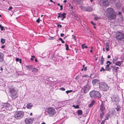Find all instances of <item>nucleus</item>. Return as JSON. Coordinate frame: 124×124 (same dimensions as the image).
<instances>
[{
	"label": "nucleus",
	"instance_id": "61",
	"mask_svg": "<svg viewBox=\"0 0 124 124\" xmlns=\"http://www.w3.org/2000/svg\"><path fill=\"white\" fill-rule=\"evenodd\" d=\"M122 14V13L121 12H118V14L119 15H120Z\"/></svg>",
	"mask_w": 124,
	"mask_h": 124
},
{
	"label": "nucleus",
	"instance_id": "10",
	"mask_svg": "<svg viewBox=\"0 0 124 124\" xmlns=\"http://www.w3.org/2000/svg\"><path fill=\"white\" fill-rule=\"evenodd\" d=\"M90 88V86L89 85H87L83 87L82 90H83L84 93H85L88 92Z\"/></svg>",
	"mask_w": 124,
	"mask_h": 124
},
{
	"label": "nucleus",
	"instance_id": "30",
	"mask_svg": "<svg viewBox=\"0 0 124 124\" xmlns=\"http://www.w3.org/2000/svg\"><path fill=\"white\" fill-rule=\"evenodd\" d=\"M105 70L107 71H110V67H105Z\"/></svg>",
	"mask_w": 124,
	"mask_h": 124
},
{
	"label": "nucleus",
	"instance_id": "19",
	"mask_svg": "<svg viewBox=\"0 0 124 124\" xmlns=\"http://www.w3.org/2000/svg\"><path fill=\"white\" fill-rule=\"evenodd\" d=\"M123 62V61H117L115 64L117 66H120Z\"/></svg>",
	"mask_w": 124,
	"mask_h": 124
},
{
	"label": "nucleus",
	"instance_id": "50",
	"mask_svg": "<svg viewBox=\"0 0 124 124\" xmlns=\"http://www.w3.org/2000/svg\"><path fill=\"white\" fill-rule=\"evenodd\" d=\"M63 6L62 5H61L60 6V10H62L63 9Z\"/></svg>",
	"mask_w": 124,
	"mask_h": 124
},
{
	"label": "nucleus",
	"instance_id": "46",
	"mask_svg": "<svg viewBox=\"0 0 124 124\" xmlns=\"http://www.w3.org/2000/svg\"><path fill=\"white\" fill-rule=\"evenodd\" d=\"M36 21L38 23H39L40 22L39 18H38V19L36 20Z\"/></svg>",
	"mask_w": 124,
	"mask_h": 124
},
{
	"label": "nucleus",
	"instance_id": "32",
	"mask_svg": "<svg viewBox=\"0 0 124 124\" xmlns=\"http://www.w3.org/2000/svg\"><path fill=\"white\" fill-rule=\"evenodd\" d=\"M109 114H107L106 116H105V118L104 120H108L109 117Z\"/></svg>",
	"mask_w": 124,
	"mask_h": 124
},
{
	"label": "nucleus",
	"instance_id": "62",
	"mask_svg": "<svg viewBox=\"0 0 124 124\" xmlns=\"http://www.w3.org/2000/svg\"><path fill=\"white\" fill-rule=\"evenodd\" d=\"M19 61V63H22V59H20Z\"/></svg>",
	"mask_w": 124,
	"mask_h": 124
},
{
	"label": "nucleus",
	"instance_id": "5",
	"mask_svg": "<svg viewBox=\"0 0 124 124\" xmlns=\"http://www.w3.org/2000/svg\"><path fill=\"white\" fill-rule=\"evenodd\" d=\"M46 110L47 114L50 116H52L56 112L54 109L52 107L47 108Z\"/></svg>",
	"mask_w": 124,
	"mask_h": 124
},
{
	"label": "nucleus",
	"instance_id": "39",
	"mask_svg": "<svg viewBox=\"0 0 124 124\" xmlns=\"http://www.w3.org/2000/svg\"><path fill=\"white\" fill-rule=\"evenodd\" d=\"M72 92V90H68L66 92V93L67 94H68V93H71Z\"/></svg>",
	"mask_w": 124,
	"mask_h": 124
},
{
	"label": "nucleus",
	"instance_id": "34",
	"mask_svg": "<svg viewBox=\"0 0 124 124\" xmlns=\"http://www.w3.org/2000/svg\"><path fill=\"white\" fill-rule=\"evenodd\" d=\"M1 42L3 44L5 43V40L4 39H1Z\"/></svg>",
	"mask_w": 124,
	"mask_h": 124
},
{
	"label": "nucleus",
	"instance_id": "4",
	"mask_svg": "<svg viewBox=\"0 0 124 124\" xmlns=\"http://www.w3.org/2000/svg\"><path fill=\"white\" fill-rule=\"evenodd\" d=\"M115 38L117 41H124V35L123 34L118 31L116 33Z\"/></svg>",
	"mask_w": 124,
	"mask_h": 124
},
{
	"label": "nucleus",
	"instance_id": "54",
	"mask_svg": "<svg viewBox=\"0 0 124 124\" xmlns=\"http://www.w3.org/2000/svg\"><path fill=\"white\" fill-rule=\"evenodd\" d=\"M98 19V18L97 17H95L94 18V19L95 20H97Z\"/></svg>",
	"mask_w": 124,
	"mask_h": 124
},
{
	"label": "nucleus",
	"instance_id": "12",
	"mask_svg": "<svg viewBox=\"0 0 124 124\" xmlns=\"http://www.w3.org/2000/svg\"><path fill=\"white\" fill-rule=\"evenodd\" d=\"M83 9L84 11L89 12L92 11L93 10L92 8L89 6H88L87 7H85L83 8Z\"/></svg>",
	"mask_w": 124,
	"mask_h": 124
},
{
	"label": "nucleus",
	"instance_id": "11",
	"mask_svg": "<svg viewBox=\"0 0 124 124\" xmlns=\"http://www.w3.org/2000/svg\"><path fill=\"white\" fill-rule=\"evenodd\" d=\"M116 17V15L115 13L114 12L109 14L108 16V18L110 20L113 19L115 18Z\"/></svg>",
	"mask_w": 124,
	"mask_h": 124
},
{
	"label": "nucleus",
	"instance_id": "60",
	"mask_svg": "<svg viewBox=\"0 0 124 124\" xmlns=\"http://www.w3.org/2000/svg\"><path fill=\"white\" fill-rule=\"evenodd\" d=\"M111 65L110 64H107V65H106V66H105V67H110L109 66V65Z\"/></svg>",
	"mask_w": 124,
	"mask_h": 124
},
{
	"label": "nucleus",
	"instance_id": "57",
	"mask_svg": "<svg viewBox=\"0 0 124 124\" xmlns=\"http://www.w3.org/2000/svg\"><path fill=\"white\" fill-rule=\"evenodd\" d=\"M64 36V34L63 33H61L60 34V36L61 37H63Z\"/></svg>",
	"mask_w": 124,
	"mask_h": 124
},
{
	"label": "nucleus",
	"instance_id": "63",
	"mask_svg": "<svg viewBox=\"0 0 124 124\" xmlns=\"http://www.w3.org/2000/svg\"><path fill=\"white\" fill-rule=\"evenodd\" d=\"M5 47V46L4 45H3L1 46V48H3Z\"/></svg>",
	"mask_w": 124,
	"mask_h": 124
},
{
	"label": "nucleus",
	"instance_id": "8",
	"mask_svg": "<svg viewBox=\"0 0 124 124\" xmlns=\"http://www.w3.org/2000/svg\"><path fill=\"white\" fill-rule=\"evenodd\" d=\"M34 120L33 118L28 117L25 119V122L26 124H31Z\"/></svg>",
	"mask_w": 124,
	"mask_h": 124
},
{
	"label": "nucleus",
	"instance_id": "49",
	"mask_svg": "<svg viewBox=\"0 0 124 124\" xmlns=\"http://www.w3.org/2000/svg\"><path fill=\"white\" fill-rule=\"evenodd\" d=\"M53 59L54 61H56L57 60V58L56 57H53Z\"/></svg>",
	"mask_w": 124,
	"mask_h": 124
},
{
	"label": "nucleus",
	"instance_id": "29",
	"mask_svg": "<svg viewBox=\"0 0 124 124\" xmlns=\"http://www.w3.org/2000/svg\"><path fill=\"white\" fill-rule=\"evenodd\" d=\"M85 44H83L81 45V47L83 49H84L85 48H88V47L86 46H84Z\"/></svg>",
	"mask_w": 124,
	"mask_h": 124
},
{
	"label": "nucleus",
	"instance_id": "1",
	"mask_svg": "<svg viewBox=\"0 0 124 124\" xmlns=\"http://www.w3.org/2000/svg\"><path fill=\"white\" fill-rule=\"evenodd\" d=\"M89 94L91 98H100L101 97V95L99 92L94 90L90 92Z\"/></svg>",
	"mask_w": 124,
	"mask_h": 124
},
{
	"label": "nucleus",
	"instance_id": "18",
	"mask_svg": "<svg viewBox=\"0 0 124 124\" xmlns=\"http://www.w3.org/2000/svg\"><path fill=\"white\" fill-rule=\"evenodd\" d=\"M4 57L3 54L0 52V62H2L3 60Z\"/></svg>",
	"mask_w": 124,
	"mask_h": 124
},
{
	"label": "nucleus",
	"instance_id": "56",
	"mask_svg": "<svg viewBox=\"0 0 124 124\" xmlns=\"http://www.w3.org/2000/svg\"><path fill=\"white\" fill-rule=\"evenodd\" d=\"M19 59L18 58H16V62H18L19 61Z\"/></svg>",
	"mask_w": 124,
	"mask_h": 124
},
{
	"label": "nucleus",
	"instance_id": "20",
	"mask_svg": "<svg viewBox=\"0 0 124 124\" xmlns=\"http://www.w3.org/2000/svg\"><path fill=\"white\" fill-rule=\"evenodd\" d=\"M33 106V105L31 103H28L26 105V108L28 109H31Z\"/></svg>",
	"mask_w": 124,
	"mask_h": 124
},
{
	"label": "nucleus",
	"instance_id": "64",
	"mask_svg": "<svg viewBox=\"0 0 124 124\" xmlns=\"http://www.w3.org/2000/svg\"><path fill=\"white\" fill-rule=\"evenodd\" d=\"M35 61L36 62H38L36 58H35Z\"/></svg>",
	"mask_w": 124,
	"mask_h": 124
},
{
	"label": "nucleus",
	"instance_id": "33",
	"mask_svg": "<svg viewBox=\"0 0 124 124\" xmlns=\"http://www.w3.org/2000/svg\"><path fill=\"white\" fill-rule=\"evenodd\" d=\"M65 46L66 47V50H69V49L68 45L67 44H66L65 45Z\"/></svg>",
	"mask_w": 124,
	"mask_h": 124
},
{
	"label": "nucleus",
	"instance_id": "15",
	"mask_svg": "<svg viewBox=\"0 0 124 124\" xmlns=\"http://www.w3.org/2000/svg\"><path fill=\"white\" fill-rule=\"evenodd\" d=\"M105 108L104 106V105L103 102H102L100 105V110L101 112H102L105 109Z\"/></svg>",
	"mask_w": 124,
	"mask_h": 124
},
{
	"label": "nucleus",
	"instance_id": "52",
	"mask_svg": "<svg viewBox=\"0 0 124 124\" xmlns=\"http://www.w3.org/2000/svg\"><path fill=\"white\" fill-rule=\"evenodd\" d=\"M122 12L123 13H124V6L122 8Z\"/></svg>",
	"mask_w": 124,
	"mask_h": 124
},
{
	"label": "nucleus",
	"instance_id": "24",
	"mask_svg": "<svg viewBox=\"0 0 124 124\" xmlns=\"http://www.w3.org/2000/svg\"><path fill=\"white\" fill-rule=\"evenodd\" d=\"M119 69V67H116L115 66H114L113 69H112L113 71L114 70V71L115 72H117V69Z\"/></svg>",
	"mask_w": 124,
	"mask_h": 124
},
{
	"label": "nucleus",
	"instance_id": "16",
	"mask_svg": "<svg viewBox=\"0 0 124 124\" xmlns=\"http://www.w3.org/2000/svg\"><path fill=\"white\" fill-rule=\"evenodd\" d=\"M100 81L98 79H94L92 81V83L93 85H96V84H98L100 83Z\"/></svg>",
	"mask_w": 124,
	"mask_h": 124
},
{
	"label": "nucleus",
	"instance_id": "6",
	"mask_svg": "<svg viewBox=\"0 0 124 124\" xmlns=\"http://www.w3.org/2000/svg\"><path fill=\"white\" fill-rule=\"evenodd\" d=\"M9 91L11 93V96L13 98H15L17 97V92L15 90L14 88H10Z\"/></svg>",
	"mask_w": 124,
	"mask_h": 124
},
{
	"label": "nucleus",
	"instance_id": "48",
	"mask_svg": "<svg viewBox=\"0 0 124 124\" xmlns=\"http://www.w3.org/2000/svg\"><path fill=\"white\" fill-rule=\"evenodd\" d=\"M105 120H103L102 121V122H101V124H104V123L105 122Z\"/></svg>",
	"mask_w": 124,
	"mask_h": 124
},
{
	"label": "nucleus",
	"instance_id": "41",
	"mask_svg": "<svg viewBox=\"0 0 124 124\" xmlns=\"http://www.w3.org/2000/svg\"><path fill=\"white\" fill-rule=\"evenodd\" d=\"M102 71H105V70L104 69L103 67H102L101 68V69L100 70V71L101 72H102Z\"/></svg>",
	"mask_w": 124,
	"mask_h": 124
},
{
	"label": "nucleus",
	"instance_id": "42",
	"mask_svg": "<svg viewBox=\"0 0 124 124\" xmlns=\"http://www.w3.org/2000/svg\"><path fill=\"white\" fill-rule=\"evenodd\" d=\"M59 89L61 90L64 91L65 89V88L63 87H61L59 88Z\"/></svg>",
	"mask_w": 124,
	"mask_h": 124
},
{
	"label": "nucleus",
	"instance_id": "38",
	"mask_svg": "<svg viewBox=\"0 0 124 124\" xmlns=\"http://www.w3.org/2000/svg\"><path fill=\"white\" fill-rule=\"evenodd\" d=\"M59 40L61 41V42L62 43H65V41L62 40V38H60L59 39Z\"/></svg>",
	"mask_w": 124,
	"mask_h": 124
},
{
	"label": "nucleus",
	"instance_id": "58",
	"mask_svg": "<svg viewBox=\"0 0 124 124\" xmlns=\"http://www.w3.org/2000/svg\"><path fill=\"white\" fill-rule=\"evenodd\" d=\"M91 23L92 24L94 25H95V24L94 23L93 21H91Z\"/></svg>",
	"mask_w": 124,
	"mask_h": 124
},
{
	"label": "nucleus",
	"instance_id": "55",
	"mask_svg": "<svg viewBox=\"0 0 124 124\" xmlns=\"http://www.w3.org/2000/svg\"><path fill=\"white\" fill-rule=\"evenodd\" d=\"M114 66L112 65L111 66H110V70L111 69H113L114 68Z\"/></svg>",
	"mask_w": 124,
	"mask_h": 124
},
{
	"label": "nucleus",
	"instance_id": "45",
	"mask_svg": "<svg viewBox=\"0 0 124 124\" xmlns=\"http://www.w3.org/2000/svg\"><path fill=\"white\" fill-rule=\"evenodd\" d=\"M91 50H90V51L91 53H93V51L92 49H93V47L92 46H91Z\"/></svg>",
	"mask_w": 124,
	"mask_h": 124
},
{
	"label": "nucleus",
	"instance_id": "59",
	"mask_svg": "<svg viewBox=\"0 0 124 124\" xmlns=\"http://www.w3.org/2000/svg\"><path fill=\"white\" fill-rule=\"evenodd\" d=\"M101 65H103V61H101Z\"/></svg>",
	"mask_w": 124,
	"mask_h": 124
},
{
	"label": "nucleus",
	"instance_id": "25",
	"mask_svg": "<svg viewBox=\"0 0 124 124\" xmlns=\"http://www.w3.org/2000/svg\"><path fill=\"white\" fill-rule=\"evenodd\" d=\"M10 106V104L8 103H5L4 105V107L7 109H8V108Z\"/></svg>",
	"mask_w": 124,
	"mask_h": 124
},
{
	"label": "nucleus",
	"instance_id": "17",
	"mask_svg": "<svg viewBox=\"0 0 124 124\" xmlns=\"http://www.w3.org/2000/svg\"><path fill=\"white\" fill-rule=\"evenodd\" d=\"M112 100L113 101L115 102H117L119 101L118 98L114 97H113L112 98Z\"/></svg>",
	"mask_w": 124,
	"mask_h": 124
},
{
	"label": "nucleus",
	"instance_id": "47",
	"mask_svg": "<svg viewBox=\"0 0 124 124\" xmlns=\"http://www.w3.org/2000/svg\"><path fill=\"white\" fill-rule=\"evenodd\" d=\"M79 108V106L78 105H77L76 106H75V108Z\"/></svg>",
	"mask_w": 124,
	"mask_h": 124
},
{
	"label": "nucleus",
	"instance_id": "13",
	"mask_svg": "<svg viewBox=\"0 0 124 124\" xmlns=\"http://www.w3.org/2000/svg\"><path fill=\"white\" fill-rule=\"evenodd\" d=\"M114 2L116 4V6L118 8H120L122 5L119 2V0H115Z\"/></svg>",
	"mask_w": 124,
	"mask_h": 124
},
{
	"label": "nucleus",
	"instance_id": "44",
	"mask_svg": "<svg viewBox=\"0 0 124 124\" xmlns=\"http://www.w3.org/2000/svg\"><path fill=\"white\" fill-rule=\"evenodd\" d=\"M106 64H111L112 63L111 62H110L109 61H107L106 62Z\"/></svg>",
	"mask_w": 124,
	"mask_h": 124
},
{
	"label": "nucleus",
	"instance_id": "35",
	"mask_svg": "<svg viewBox=\"0 0 124 124\" xmlns=\"http://www.w3.org/2000/svg\"><path fill=\"white\" fill-rule=\"evenodd\" d=\"M104 115V113L103 112L101 113L100 114V117L101 118H103V116Z\"/></svg>",
	"mask_w": 124,
	"mask_h": 124
},
{
	"label": "nucleus",
	"instance_id": "53",
	"mask_svg": "<svg viewBox=\"0 0 124 124\" xmlns=\"http://www.w3.org/2000/svg\"><path fill=\"white\" fill-rule=\"evenodd\" d=\"M13 8L11 6H10L9 7V8H8V10H11Z\"/></svg>",
	"mask_w": 124,
	"mask_h": 124
},
{
	"label": "nucleus",
	"instance_id": "31",
	"mask_svg": "<svg viewBox=\"0 0 124 124\" xmlns=\"http://www.w3.org/2000/svg\"><path fill=\"white\" fill-rule=\"evenodd\" d=\"M0 29L1 30V31H3V30L4 31L5 30L4 27L2 26L1 24L0 25Z\"/></svg>",
	"mask_w": 124,
	"mask_h": 124
},
{
	"label": "nucleus",
	"instance_id": "28",
	"mask_svg": "<svg viewBox=\"0 0 124 124\" xmlns=\"http://www.w3.org/2000/svg\"><path fill=\"white\" fill-rule=\"evenodd\" d=\"M121 107L120 105H118L117 106V107L115 109H116L117 111H118L121 110Z\"/></svg>",
	"mask_w": 124,
	"mask_h": 124
},
{
	"label": "nucleus",
	"instance_id": "14",
	"mask_svg": "<svg viewBox=\"0 0 124 124\" xmlns=\"http://www.w3.org/2000/svg\"><path fill=\"white\" fill-rule=\"evenodd\" d=\"M107 11L108 15L109 14L114 13V10L112 8H108L107 9Z\"/></svg>",
	"mask_w": 124,
	"mask_h": 124
},
{
	"label": "nucleus",
	"instance_id": "40",
	"mask_svg": "<svg viewBox=\"0 0 124 124\" xmlns=\"http://www.w3.org/2000/svg\"><path fill=\"white\" fill-rule=\"evenodd\" d=\"M82 67L83 68H84V70L85 71H86V70L87 67H85V65H83Z\"/></svg>",
	"mask_w": 124,
	"mask_h": 124
},
{
	"label": "nucleus",
	"instance_id": "3",
	"mask_svg": "<svg viewBox=\"0 0 124 124\" xmlns=\"http://www.w3.org/2000/svg\"><path fill=\"white\" fill-rule=\"evenodd\" d=\"M24 116V113L23 111H19L16 112L15 113L14 116L17 119L22 118Z\"/></svg>",
	"mask_w": 124,
	"mask_h": 124
},
{
	"label": "nucleus",
	"instance_id": "37",
	"mask_svg": "<svg viewBox=\"0 0 124 124\" xmlns=\"http://www.w3.org/2000/svg\"><path fill=\"white\" fill-rule=\"evenodd\" d=\"M83 78H89L88 76L87 75H85L82 76Z\"/></svg>",
	"mask_w": 124,
	"mask_h": 124
},
{
	"label": "nucleus",
	"instance_id": "7",
	"mask_svg": "<svg viewBox=\"0 0 124 124\" xmlns=\"http://www.w3.org/2000/svg\"><path fill=\"white\" fill-rule=\"evenodd\" d=\"M58 16L57 17V18H61V20L62 21L66 17V14L64 12H63V13H58Z\"/></svg>",
	"mask_w": 124,
	"mask_h": 124
},
{
	"label": "nucleus",
	"instance_id": "9",
	"mask_svg": "<svg viewBox=\"0 0 124 124\" xmlns=\"http://www.w3.org/2000/svg\"><path fill=\"white\" fill-rule=\"evenodd\" d=\"M100 1L102 5L104 6L107 7L109 5L108 0H100Z\"/></svg>",
	"mask_w": 124,
	"mask_h": 124
},
{
	"label": "nucleus",
	"instance_id": "36",
	"mask_svg": "<svg viewBox=\"0 0 124 124\" xmlns=\"http://www.w3.org/2000/svg\"><path fill=\"white\" fill-rule=\"evenodd\" d=\"M118 59V58H116L115 59H113V60L112 61V62H113V63H114L115 61H116Z\"/></svg>",
	"mask_w": 124,
	"mask_h": 124
},
{
	"label": "nucleus",
	"instance_id": "43",
	"mask_svg": "<svg viewBox=\"0 0 124 124\" xmlns=\"http://www.w3.org/2000/svg\"><path fill=\"white\" fill-rule=\"evenodd\" d=\"M56 24L57 25V27H60L61 28H62V25H61L57 23Z\"/></svg>",
	"mask_w": 124,
	"mask_h": 124
},
{
	"label": "nucleus",
	"instance_id": "27",
	"mask_svg": "<svg viewBox=\"0 0 124 124\" xmlns=\"http://www.w3.org/2000/svg\"><path fill=\"white\" fill-rule=\"evenodd\" d=\"M38 69H37L35 68H33L32 70V72H34L35 73H37L38 72Z\"/></svg>",
	"mask_w": 124,
	"mask_h": 124
},
{
	"label": "nucleus",
	"instance_id": "22",
	"mask_svg": "<svg viewBox=\"0 0 124 124\" xmlns=\"http://www.w3.org/2000/svg\"><path fill=\"white\" fill-rule=\"evenodd\" d=\"M77 113L78 115H81L83 113V112L81 110H78L77 111Z\"/></svg>",
	"mask_w": 124,
	"mask_h": 124
},
{
	"label": "nucleus",
	"instance_id": "21",
	"mask_svg": "<svg viewBox=\"0 0 124 124\" xmlns=\"http://www.w3.org/2000/svg\"><path fill=\"white\" fill-rule=\"evenodd\" d=\"M105 47L107 51H108L109 50V43L108 42L106 43L105 44Z\"/></svg>",
	"mask_w": 124,
	"mask_h": 124
},
{
	"label": "nucleus",
	"instance_id": "51",
	"mask_svg": "<svg viewBox=\"0 0 124 124\" xmlns=\"http://www.w3.org/2000/svg\"><path fill=\"white\" fill-rule=\"evenodd\" d=\"M104 61V58L102 56L101 59V61H103V62Z\"/></svg>",
	"mask_w": 124,
	"mask_h": 124
},
{
	"label": "nucleus",
	"instance_id": "2",
	"mask_svg": "<svg viewBox=\"0 0 124 124\" xmlns=\"http://www.w3.org/2000/svg\"><path fill=\"white\" fill-rule=\"evenodd\" d=\"M99 88L100 90L103 91H106L109 89L108 85L105 83L101 82L99 84Z\"/></svg>",
	"mask_w": 124,
	"mask_h": 124
},
{
	"label": "nucleus",
	"instance_id": "26",
	"mask_svg": "<svg viewBox=\"0 0 124 124\" xmlns=\"http://www.w3.org/2000/svg\"><path fill=\"white\" fill-rule=\"evenodd\" d=\"M95 102L94 100H93L91 103L89 105V107H92L93 106Z\"/></svg>",
	"mask_w": 124,
	"mask_h": 124
},
{
	"label": "nucleus",
	"instance_id": "23",
	"mask_svg": "<svg viewBox=\"0 0 124 124\" xmlns=\"http://www.w3.org/2000/svg\"><path fill=\"white\" fill-rule=\"evenodd\" d=\"M26 67L27 69L28 70L30 71L31 70L33 67V66L32 65H30L26 66Z\"/></svg>",
	"mask_w": 124,
	"mask_h": 124
}]
</instances>
